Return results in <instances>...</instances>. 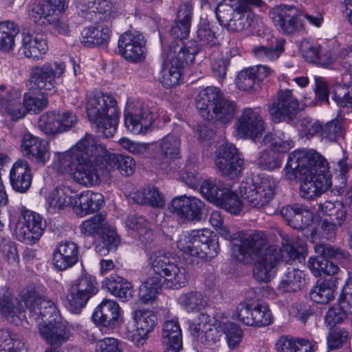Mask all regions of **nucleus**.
Masks as SVG:
<instances>
[{"mask_svg": "<svg viewBox=\"0 0 352 352\" xmlns=\"http://www.w3.org/2000/svg\"><path fill=\"white\" fill-rule=\"evenodd\" d=\"M111 153L106 146L89 134H86L66 151L56 165L57 172L75 176H100L105 175L107 157Z\"/></svg>", "mask_w": 352, "mask_h": 352, "instance_id": "f257e3e1", "label": "nucleus"}, {"mask_svg": "<svg viewBox=\"0 0 352 352\" xmlns=\"http://www.w3.org/2000/svg\"><path fill=\"white\" fill-rule=\"evenodd\" d=\"M281 246H270L265 253L254 258V278L258 282L267 283L274 277L280 260L287 263L304 258L307 254V243L298 236L285 233L280 234Z\"/></svg>", "mask_w": 352, "mask_h": 352, "instance_id": "f03ea898", "label": "nucleus"}, {"mask_svg": "<svg viewBox=\"0 0 352 352\" xmlns=\"http://www.w3.org/2000/svg\"><path fill=\"white\" fill-rule=\"evenodd\" d=\"M176 245L195 265L215 257L219 250L218 236L208 228L180 234Z\"/></svg>", "mask_w": 352, "mask_h": 352, "instance_id": "7ed1b4c3", "label": "nucleus"}, {"mask_svg": "<svg viewBox=\"0 0 352 352\" xmlns=\"http://www.w3.org/2000/svg\"><path fill=\"white\" fill-rule=\"evenodd\" d=\"M87 116L91 122L107 138L113 136L119 122V111L114 98L108 94H94L87 96Z\"/></svg>", "mask_w": 352, "mask_h": 352, "instance_id": "20e7f679", "label": "nucleus"}, {"mask_svg": "<svg viewBox=\"0 0 352 352\" xmlns=\"http://www.w3.org/2000/svg\"><path fill=\"white\" fill-rule=\"evenodd\" d=\"M196 107L206 120H218L223 124L230 122L236 109L234 102L224 98L216 87H207L201 90L196 98Z\"/></svg>", "mask_w": 352, "mask_h": 352, "instance_id": "39448f33", "label": "nucleus"}, {"mask_svg": "<svg viewBox=\"0 0 352 352\" xmlns=\"http://www.w3.org/2000/svg\"><path fill=\"white\" fill-rule=\"evenodd\" d=\"M198 52L197 46L193 43L190 46H186L182 42L170 45L161 72L160 81L162 85L166 88L177 85L181 80L183 67L193 63Z\"/></svg>", "mask_w": 352, "mask_h": 352, "instance_id": "423d86ee", "label": "nucleus"}, {"mask_svg": "<svg viewBox=\"0 0 352 352\" xmlns=\"http://www.w3.org/2000/svg\"><path fill=\"white\" fill-rule=\"evenodd\" d=\"M287 176H327V160L314 150H296L289 153L285 168Z\"/></svg>", "mask_w": 352, "mask_h": 352, "instance_id": "0eeeda50", "label": "nucleus"}, {"mask_svg": "<svg viewBox=\"0 0 352 352\" xmlns=\"http://www.w3.org/2000/svg\"><path fill=\"white\" fill-rule=\"evenodd\" d=\"M278 184L274 177H244L239 186L241 196L253 208H261L274 198Z\"/></svg>", "mask_w": 352, "mask_h": 352, "instance_id": "6e6552de", "label": "nucleus"}, {"mask_svg": "<svg viewBox=\"0 0 352 352\" xmlns=\"http://www.w3.org/2000/svg\"><path fill=\"white\" fill-rule=\"evenodd\" d=\"M314 252L317 255L309 258L308 267L316 277L322 274L333 276L339 271L338 266L328 258L343 261L350 257V254L346 250L323 242L314 245Z\"/></svg>", "mask_w": 352, "mask_h": 352, "instance_id": "1a4fd4ad", "label": "nucleus"}, {"mask_svg": "<svg viewBox=\"0 0 352 352\" xmlns=\"http://www.w3.org/2000/svg\"><path fill=\"white\" fill-rule=\"evenodd\" d=\"M234 239H239L240 242L232 245L234 257L247 264L264 254L271 246L268 245L267 236L261 231L239 232Z\"/></svg>", "mask_w": 352, "mask_h": 352, "instance_id": "9d476101", "label": "nucleus"}, {"mask_svg": "<svg viewBox=\"0 0 352 352\" xmlns=\"http://www.w3.org/2000/svg\"><path fill=\"white\" fill-rule=\"evenodd\" d=\"M215 13L220 25L232 32L249 28L254 19L250 8L236 3H221L216 8Z\"/></svg>", "mask_w": 352, "mask_h": 352, "instance_id": "9b49d317", "label": "nucleus"}, {"mask_svg": "<svg viewBox=\"0 0 352 352\" xmlns=\"http://www.w3.org/2000/svg\"><path fill=\"white\" fill-rule=\"evenodd\" d=\"M152 159L156 170L162 174H170L173 161L181 157V139L169 133L157 142L153 143Z\"/></svg>", "mask_w": 352, "mask_h": 352, "instance_id": "f8f14e48", "label": "nucleus"}, {"mask_svg": "<svg viewBox=\"0 0 352 352\" xmlns=\"http://www.w3.org/2000/svg\"><path fill=\"white\" fill-rule=\"evenodd\" d=\"M267 109L273 122H290L298 113L300 104L292 89H280L269 100Z\"/></svg>", "mask_w": 352, "mask_h": 352, "instance_id": "ddd939ff", "label": "nucleus"}, {"mask_svg": "<svg viewBox=\"0 0 352 352\" xmlns=\"http://www.w3.org/2000/svg\"><path fill=\"white\" fill-rule=\"evenodd\" d=\"M155 122L153 111L141 101L129 102L124 110L126 129L135 135L146 134Z\"/></svg>", "mask_w": 352, "mask_h": 352, "instance_id": "4468645a", "label": "nucleus"}, {"mask_svg": "<svg viewBox=\"0 0 352 352\" xmlns=\"http://www.w3.org/2000/svg\"><path fill=\"white\" fill-rule=\"evenodd\" d=\"M78 122V117L67 110L47 111L38 120V127L45 134L56 135L70 130Z\"/></svg>", "mask_w": 352, "mask_h": 352, "instance_id": "2eb2a0df", "label": "nucleus"}, {"mask_svg": "<svg viewBox=\"0 0 352 352\" xmlns=\"http://www.w3.org/2000/svg\"><path fill=\"white\" fill-rule=\"evenodd\" d=\"M44 227L42 218L38 213L24 210L17 220L14 234L17 240L32 244L39 240Z\"/></svg>", "mask_w": 352, "mask_h": 352, "instance_id": "dca6fc26", "label": "nucleus"}, {"mask_svg": "<svg viewBox=\"0 0 352 352\" xmlns=\"http://www.w3.org/2000/svg\"><path fill=\"white\" fill-rule=\"evenodd\" d=\"M236 132L242 139L259 140L264 131V121L258 109L245 108L235 123Z\"/></svg>", "mask_w": 352, "mask_h": 352, "instance_id": "f3484780", "label": "nucleus"}, {"mask_svg": "<svg viewBox=\"0 0 352 352\" xmlns=\"http://www.w3.org/2000/svg\"><path fill=\"white\" fill-rule=\"evenodd\" d=\"M66 7V0H34L30 5L29 15L35 24L46 26L54 23L56 16Z\"/></svg>", "mask_w": 352, "mask_h": 352, "instance_id": "a211bd4d", "label": "nucleus"}, {"mask_svg": "<svg viewBox=\"0 0 352 352\" xmlns=\"http://www.w3.org/2000/svg\"><path fill=\"white\" fill-rule=\"evenodd\" d=\"M146 43L144 36L139 32H125L120 36L118 40L119 53L131 62L142 61L146 56Z\"/></svg>", "mask_w": 352, "mask_h": 352, "instance_id": "6ab92c4d", "label": "nucleus"}, {"mask_svg": "<svg viewBox=\"0 0 352 352\" xmlns=\"http://www.w3.org/2000/svg\"><path fill=\"white\" fill-rule=\"evenodd\" d=\"M65 69V63L61 61L47 63L32 69V79L40 91L52 94L56 91L55 78L61 76Z\"/></svg>", "mask_w": 352, "mask_h": 352, "instance_id": "aec40b11", "label": "nucleus"}, {"mask_svg": "<svg viewBox=\"0 0 352 352\" xmlns=\"http://www.w3.org/2000/svg\"><path fill=\"white\" fill-rule=\"evenodd\" d=\"M215 164L224 176H237L243 168V160L233 144L226 142L217 149Z\"/></svg>", "mask_w": 352, "mask_h": 352, "instance_id": "412c9836", "label": "nucleus"}, {"mask_svg": "<svg viewBox=\"0 0 352 352\" xmlns=\"http://www.w3.org/2000/svg\"><path fill=\"white\" fill-rule=\"evenodd\" d=\"M204 207V203L199 199L182 195L171 201L169 210L182 219L199 221L202 218Z\"/></svg>", "mask_w": 352, "mask_h": 352, "instance_id": "4be33fe9", "label": "nucleus"}, {"mask_svg": "<svg viewBox=\"0 0 352 352\" xmlns=\"http://www.w3.org/2000/svg\"><path fill=\"white\" fill-rule=\"evenodd\" d=\"M135 329L130 330L127 327L124 334L126 339L140 345L157 324V316L151 311L139 309L135 313Z\"/></svg>", "mask_w": 352, "mask_h": 352, "instance_id": "5701e85b", "label": "nucleus"}, {"mask_svg": "<svg viewBox=\"0 0 352 352\" xmlns=\"http://www.w3.org/2000/svg\"><path fill=\"white\" fill-rule=\"evenodd\" d=\"M301 131L307 137L319 136L327 142L334 141L340 134L342 126L339 120H333L324 124L320 122H311L307 118L300 121Z\"/></svg>", "mask_w": 352, "mask_h": 352, "instance_id": "b1692460", "label": "nucleus"}, {"mask_svg": "<svg viewBox=\"0 0 352 352\" xmlns=\"http://www.w3.org/2000/svg\"><path fill=\"white\" fill-rule=\"evenodd\" d=\"M21 51L28 58L42 60L48 51L47 36L42 33H23Z\"/></svg>", "mask_w": 352, "mask_h": 352, "instance_id": "393cba45", "label": "nucleus"}, {"mask_svg": "<svg viewBox=\"0 0 352 352\" xmlns=\"http://www.w3.org/2000/svg\"><path fill=\"white\" fill-rule=\"evenodd\" d=\"M75 184H76L72 181L71 185L58 186L50 192L46 199L47 208L49 212L56 213L69 206L74 210V196L69 195L68 192H76L74 188Z\"/></svg>", "mask_w": 352, "mask_h": 352, "instance_id": "a878e982", "label": "nucleus"}, {"mask_svg": "<svg viewBox=\"0 0 352 352\" xmlns=\"http://www.w3.org/2000/svg\"><path fill=\"white\" fill-rule=\"evenodd\" d=\"M53 264L60 270H65L74 266L78 261V247L71 241L58 243L53 252Z\"/></svg>", "mask_w": 352, "mask_h": 352, "instance_id": "bb28decb", "label": "nucleus"}, {"mask_svg": "<svg viewBox=\"0 0 352 352\" xmlns=\"http://www.w3.org/2000/svg\"><path fill=\"white\" fill-rule=\"evenodd\" d=\"M280 214L289 226L297 230L309 227L314 221L312 212L307 207L301 205L284 206L280 210Z\"/></svg>", "mask_w": 352, "mask_h": 352, "instance_id": "cd10ccee", "label": "nucleus"}, {"mask_svg": "<svg viewBox=\"0 0 352 352\" xmlns=\"http://www.w3.org/2000/svg\"><path fill=\"white\" fill-rule=\"evenodd\" d=\"M74 212L80 217L95 213L104 205V197L101 193L84 191L74 196Z\"/></svg>", "mask_w": 352, "mask_h": 352, "instance_id": "c85d7f7f", "label": "nucleus"}, {"mask_svg": "<svg viewBox=\"0 0 352 352\" xmlns=\"http://www.w3.org/2000/svg\"><path fill=\"white\" fill-rule=\"evenodd\" d=\"M198 320L197 323H193L190 326V333L197 341L210 345L219 340L221 334L216 327L210 323L209 315L201 313Z\"/></svg>", "mask_w": 352, "mask_h": 352, "instance_id": "c756f323", "label": "nucleus"}, {"mask_svg": "<svg viewBox=\"0 0 352 352\" xmlns=\"http://www.w3.org/2000/svg\"><path fill=\"white\" fill-rule=\"evenodd\" d=\"M273 14L272 18L275 25L285 34H292L302 25L295 7L283 6Z\"/></svg>", "mask_w": 352, "mask_h": 352, "instance_id": "7c9ffc66", "label": "nucleus"}, {"mask_svg": "<svg viewBox=\"0 0 352 352\" xmlns=\"http://www.w3.org/2000/svg\"><path fill=\"white\" fill-rule=\"evenodd\" d=\"M162 339L165 352H179L182 349V329L177 318L167 320L164 322Z\"/></svg>", "mask_w": 352, "mask_h": 352, "instance_id": "2f4dec72", "label": "nucleus"}, {"mask_svg": "<svg viewBox=\"0 0 352 352\" xmlns=\"http://www.w3.org/2000/svg\"><path fill=\"white\" fill-rule=\"evenodd\" d=\"M120 307L117 302L104 299L92 315L94 321L99 325L113 328L118 322Z\"/></svg>", "mask_w": 352, "mask_h": 352, "instance_id": "473e14b6", "label": "nucleus"}, {"mask_svg": "<svg viewBox=\"0 0 352 352\" xmlns=\"http://www.w3.org/2000/svg\"><path fill=\"white\" fill-rule=\"evenodd\" d=\"M21 149L25 156L42 164L50 158L46 142L29 133L23 137Z\"/></svg>", "mask_w": 352, "mask_h": 352, "instance_id": "72a5a7b5", "label": "nucleus"}, {"mask_svg": "<svg viewBox=\"0 0 352 352\" xmlns=\"http://www.w3.org/2000/svg\"><path fill=\"white\" fill-rule=\"evenodd\" d=\"M41 336L52 346H59L65 343L71 333L67 327L58 321L50 324H39Z\"/></svg>", "mask_w": 352, "mask_h": 352, "instance_id": "f704fd0d", "label": "nucleus"}, {"mask_svg": "<svg viewBox=\"0 0 352 352\" xmlns=\"http://www.w3.org/2000/svg\"><path fill=\"white\" fill-rule=\"evenodd\" d=\"M111 30L107 25L98 24L83 29L81 32V43L87 47L105 45L108 43Z\"/></svg>", "mask_w": 352, "mask_h": 352, "instance_id": "c9c22d12", "label": "nucleus"}, {"mask_svg": "<svg viewBox=\"0 0 352 352\" xmlns=\"http://www.w3.org/2000/svg\"><path fill=\"white\" fill-rule=\"evenodd\" d=\"M333 185L331 177H304L300 182V196L307 199H314L329 190Z\"/></svg>", "mask_w": 352, "mask_h": 352, "instance_id": "e433bc0d", "label": "nucleus"}, {"mask_svg": "<svg viewBox=\"0 0 352 352\" xmlns=\"http://www.w3.org/2000/svg\"><path fill=\"white\" fill-rule=\"evenodd\" d=\"M316 349L308 340L289 335L281 336L275 343L277 352H314Z\"/></svg>", "mask_w": 352, "mask_h": 352, "instance_id": "4c0bfd02", "label": "nucleus"}, {"mask_svg": "<svg viewBox=\"0 0 352 352\" xmlns=\"http://www.w3.org/2000/svg\"><path fill=\"white\" fill-rule=\"evenodd\" d=\"M336 283L337 278L334 277L318 280L309 292L310 298L318 304L329 303L335 297Z\"/></svg>", "mask_w": 352, "mask_h": 352, "instance_id": "58836bf2", "label": "nucleus"}, {"mask_svg": "<svg viewBox=\"0 0 352 352\" xmlns=\"http://www.w3.org/2000/svg\"><path fill=\"white\" fill-rule=\"evenodd\" d=\"M177 260L171 253L162 250L153 252L149 256V263L155 274L162 278L177 263Z\"/></svg>", "mask_w": 352, "mask_h": 352, "instance_id": "ea45409f", "label": "nucleus"}, {"mask_svg": "<svg viewBox=\"0 0 352 352\" xmlns=\"http://www.w3.org/2000/svg\"><path fill=\"white\" fill-rule=\"evenodd\" d=\"M103 285L111 294L123 302L128 301L132 298L131 284L117 274H113L106 278L103 281Z\"/></svg>", "mask_w": 352, "mask_h": 352, "instance_id": "a19ab883", "label": "nucleus"}, {"mask_svg": "<svg viewBox=\"0 0 352 352\" xmlns=\"http://www.w3.org/2000/svg\"><path fill=\"white\" fill-rule=\"evenodd\" d=\"M25 308L26 305L21 300L20 296L19 299H13L8 292L0 294V314L8 320L17 316Z\"/></svg>", "mask_w": 352, "mask_h": 352, "instance_id": "79ce46f5", "label": "nucleus"}, {"mask_svg": "<svg viewBox=\"0 0 352 352\" xmlns=\"http://www.w3.org/2000/svg\"><path fill=\"white\" fill-rule=\"evenodd\" d=\"M137 202L155 208H162L165 199L160 190L152 185L144 187L137 195Z\"/></svg>", "mask_w": 352, "mask_h": 352, "instance_id": "37998d69", "label": "nucleus"}, {"mask_svg": "<svg viewBox=\"0 0 352 352\" xmlns=\"http://www.w3.org/2000/svg\"><path fill=\"white\" fill-rule=\"evenodd\" d=\"M19 32V27L15 23L10 21L0 22V51L12 50L15 37Z\"/></svg>", "mask_w": 352, "mask_h": 352, "instance_id": "c03bdc74", "label": "nucleus"}, {"mask_svg": "<svg viewBox=\"0 0 352 352\" xmlns=\"http://www.w3.org/2000/svg\"><path fill=\"white\" fill-rule=\"evenodd\" d=\"M108 228L106 214L100 212L96 214L80 224V230L85 236L100 235Z\"/></svg>", "mask_w": 352, "mask_h": 352, "instance_id": "a18cd8bd", "label": "nucleus"}, {"mask_svg": "<svg viewBox=\"0 0 352 352\" xmlns=\"http://www.w3.org/2000/svg\"><path fill=\"white\" fill-rule=\"evenodd\" d=\"M179 302L188 312L201 311L208 305V299L197 291H190L179 297Z\"/></svg>", "mask_w": 352, "mask_h": 352, "instance_id": "49530a36", "label": "nucleus"}, {"mask_svg": "<svg viewBox=\"0 0 352 352\" xmlns=\"http://www.w3.org/2000/svg\"><path fill=\"white\" fill-rule=\"evenodd\" d=\"M127 226L137 232L140 241L147 243L153 239L150 223L142 216L133 215L128 218Z\"/></svg>", "mask_w": 352, "mask_h": 352, "instance_id": "de8ad7c7", "label": "nucleus"}, {"mask_svg": "<svg viewBox=\"0 0 352 352\" xmlns=\"http://www.w3.org/2000/svg\"><path fill=\"white\" fill-rule=\"evenodd\" d=\"M163 278V285L168 289H178L185 287L188 281V274L185 269L179 267L177 264L171 268V270L166 274Z\"/></svg>", "mask_w": 352, "mask_h": 352, "instance_id": "09e8293b", "label": "nucleus"}, {"mask_svg": "<svg viewBox=\"0 0 352 352\" xmlns=\"http://www.w3.org/2000/svg\"><path fill=\"white\" fill-rule=\"evenodd\" d=\"M49 94L47 92L36 91L34 90L26 93L23 101L26 113L28 111L37 113L46 107L48 103L47 96Z\"/></svg>", "mask_w": 352, "mask_h": 352, "instance_id": "8fccbe9b", "label": "nucleus"}, {"mask_svg": "<svg viewBox=\"0 0 352 352\" xmlns=\"http://www.w3.org/2000/svg\"><path fill=\"white\" fill-rule=\"evenodd\" d=\"M226 189L227 188L218 183L214 178L205 179L199 187L202 196L214 205L219 201L220 197L223 196V190Z\"/></svg>", "mask_w": 352, "mask_h": 352, "instance_id": "3c124183", "label": "nucleus"}, {"mask_svg": "<svg viewBox=\"0 0 352 352\" xmlns=\"http://www.w3.org/2000/svg\"><path fill=\"white\" fill-rule=\"evenodd\" d=\"M24 343L8 329H0V352H20Z\"/></svg>", "mask_w": 352, "mask_h": 352, "instance_id": "603ef678", "label": "nucleus"}, {"mask_svg": "<svg viewBox=\"0 0 352 352\" xmlns=\"http://www.w3.org/2000/svg\"><path fill=\"white\" fill-rule=\"evenodd\" d=\"M302 281V271L288 268L279 283L278 289L283 292H296L300 289Z\"/></svg>", "mask_w": 352, "mask_h": 352, "instance_id": "864d4df0", "label": "nucleus"}, {"mask_svg": "<svg viewBox=\"0 0 352 352\" xmlns=\"http://www.w3.org/2000/svg\"><path fill=\"white\" fill-rule=\"evenodd\" d=\"M42 307L45 308V311L38 310L37 309L32 310L30 318L38 322V325L50 324L57 321L58 311L55 305L52 301H41Z\"/></svg>", "mask_w": 352, "mask_h": 352, "instance_id": "5fc2aeb1", "label": "nucleus"}, {"mask_svg": "<svg viewBox=\"0 0 352 352\" xmlns=\"http://www.w3.org/2000/svg\"><path fill=\"white\" fill-rule=\"evenodd\" d=\"M113 6V0H78V7L82 12L109 14Z\"/></svg>", "mask_w": 352, "mask_h": 352, "instance_id": "6e6d98bb", "label": "nucleus"}, {"mask_svg": "<svg viewBox=\"0 0 352 352\" xmlns=\"http://www.w3.org/2000/svg\"><path fill=\"white\" fill-rule=\"evenodd\" d=\"M161 286V278H148L140 287L139 296L140 300L144 304H148L150 302H152L156 297V295L160 293Z\"/></svg>", "mask_w": 352, "mask_h": 352, "instance_id": "4d7b16f0", "label": "nucleus"}, {"mask_svg": "<svg viewBox=\"0 0 352 352\" xmlns=\"http://www.w3.org/2000/svg\"><path fill=\"white\" fill-rule=\"evenodd\" d=\"M20 297L21 300L25 302L26 308L30 311V316H32V310L35 309L45 311V308L42 307L41 301H50V300L41 297L36 290V288L33 286L27 287L21 290Z\"/></svg>", "mask_w": 352, "mask_h": 352, "instance_id": "13d9d810", "label": "nucleus"}, {"mask_svg": "<svg viewBox=\"0 0 352 352\" xmlns=\"http://www.w3.org/2000/svg\"><path fill=\"white\" fill-rule=\"evenodd\" d=\"M352 309L351 305L344 306L343 299L340 297V304L333 305L327 311L325 316V323L333 328L336 324L342 322L346 317L347 314L352 316Z\"/></svg>", "mask_w": 352, "mask_h": 352, "instance_id": "bf43d9fd", "label": "nucleus"}, {"mask_svg": "<svg viewBox=\"0 0 352 352\" xmlns=\"http://www.w3.org/2000/svg\"><path fill=\"white\" fill-rule=\"evenodd\" d=\"M196 38L195 41H190L184 45L190 46L193 43L199 50L200 47H212L218 43L215 32L208 25H201L198 28Z\"/></svg>", "mask_w": 352, "mask_h": 352, "instance_id": "052dcab7", "label": "nucleus"}, {"mask_svg": "<svg viewBox=\"0 0 352 352\" xmlns=\"http://www.w3.org/2000/svg\"><path fill=\"white\" fill-rule=\"evenodd\" d=\"M332 99L341 107L352 108V84L335 85Z\"/></svg>", "mask_w": 352, "mask_h": 352, "instance_id": "680f3d73", "label": "nucleus"}, {"mask_svg": "<svg viewBox=\"0 0 352 352\" xmlns=\"http://www.w3.org/2000/svg\"><path fill=\"white\" fill-rule=\"evenodd\" d=\"M223 191H224L223 196L220 197L219 201L215 205L231 214H239L242 209V202L238 195L228 188Z\"/></svg>", "mask_w": 352, "mask_h": 352, "instance_id": "e2e57ef3", "label": "nucleus"}, {"mask_svg": "<svg viewBox=\"0 0 352 352\" xmlns=\"http://www.w3.org/2000/svg\"><path fill=\"white\" fill-rule=\"evenodd\" d=\"M236 85L239 89L244 91H256L260 87L250 67L239 73L236 78Z\"/></svg>", "mask_w": 352, "mask_h": 352, "instance_id": "0e129e2a", "label": "nucleus"}, {"mask_svg": "<svg viewBox=\"0 0 352 352\" xmlns=\"http://www.w3.org/2000/svg\"><path fill=\"white\" fill-rule=\"evenodd\" d=\"M89 298L98 292V283L94 276L85 274L79 277L72 285Z\"/></svg>", "mask_w": 352, "mask_h": 352, "instance_id": "69168bd1", "label": "nucleus"}, {"mask_svg": "<svg viewBox=\"0 0 352 352\" xmlns=\"http://www.w3.org/2000/svg\"><path fill=\"white\" fill-rule=\"evenodd\" d=\"M283 40L276 42L275 47L259 46L255 47L254 53L255 56L262 60H273L278 58L283 52Z\"/></svg>", "mask_w": 352, "mask_h": 352, "instance_id": "338daca9", "label": "nucleus"}, {"mask_svg": "<svg viewBox=\"0 0 352 352\" xmlns=\"http://www.w3.org/2000/svg\"><path fill=\"white\" fill-rule=\"evenodd\" d=\"M68 308L71 312L78 314L85 307L89 298L72 286L67 297Z\"/></svg>", "mask_w": 352, "mask_h": 352, "instance_id": "774afa93", "label": "nucleus"}]
</instances>
